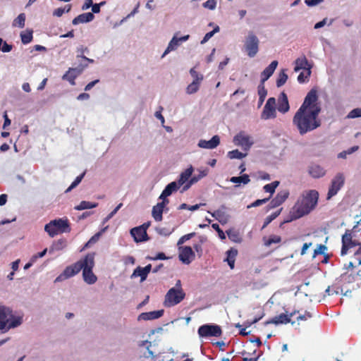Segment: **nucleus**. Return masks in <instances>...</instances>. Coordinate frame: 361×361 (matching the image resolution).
<instances>
[{
	"label": "nucleus",
	"mask_w": 361,
	"mask_h": 361,
	"mask_svg": "<svg viewBox=\"0 0 361 361\" xmlns=\"http://www.w3.org/2000/svg\"><path fill=\"white\" fill-rule=\"evenodd\" d=\"M320 111L321 106L318 102L317 92L312 89L307 94L303 103L293 118V123L300 135H304L320 126L321 121L317 118Z\"/></svg>",
	"instance_id": "f257e3e1"
},
{
	"label": "nucleus",
	"mask_w": 361,
	"mask_h": 361,
	"mask_svg": "<svg viewBox=\"0 0 361 361\" xmlns=\"http://www.w3.org/2000/svg\"><path fill=\"white\" fill-rule=\"evenodd\" d=\"M94 267V253H88L79 261L66 267L63 271L56 277L55 282L69 279L82 270V277L85 282L87 284H94L97 280V277L92 271Z\"/></svg>",
	"instance_id": "f03ea898"
},
{
	"label": "nucleus",
	"mask_w": 361,
	"mask_h": 361,
	"mask_svg": "<svg viewBox=\"0 0 361 361\" xmlns=\"http://www.w3.org/2000/svg\"><path fill=\"white\" fill-rule=\"evenodd\" d=\"M319 195V192L316 190L304 191L290 213V219L283 222L281 226L284 223L296 220L310 214L316 207Z\"/></svg>",
	"instance_id": "7ed1b4c3"
},
{
	"label": "nucleus",
	"mask_w": 361,
	"mask_h": 361,
	"mask_svg": "<svg viewBox=\"0 0 361 361\" xmlns=\"http://www.w3.org/2000/svg\"><path fill=\"white\" fill-rule=\"evenodd\" d=\"M22 323L20 317H15L11 308L0 305V330L8 331L20 326Z\"/></svg>",
	"instance_id": "20e7f679"
},
{
	"label": "nucleus",
	"mask_w": 361,
	"mask_h": 361,
	"mask_svg": "<svg viewBox=\"0 0 361 361\" xmlns=\"http://www.w3.org/2000/svg\"><path fill=\"white\" fill-rule=\"evenodd\" d=\"M45 231L50 237L59 233H68L71 231L70 224L67 219H58L51 221L44 226Z\"/></svg>",
	"instance_id": "39448f33"
},
{
	"label": "nucleus",
	"mask_w": 361,
	"mask_h": 361,
	"mask_svg": "<svg viewBox=\"0 0 361 361\" xmlns=\"http://www.w3.org/2000/svg\"><path fill=\"white\" fill-rule=\"evenodd\" d=\"M185 297V293L182 288H171L165 295L164 305L166 307L175 306L180 303Z\"/></svg>",
	"instance_id": "423d86ee"
},
{
	"label": "nucleus",
	"mask_w": 361,
	"mask_h": 361,
	"mask_svg": "<svg viewBox=\"0 0 361 361\" xmlns=\"http://www.w3.org/2000/svg\"><path fill=\"white\" fill-rule=\"evenodd\" d=\"M345 176L343 173H338L336 176L331 179L327 195L326 200H329L334 196L337 195L338 191L343 187L345 184Z\"/></svg>",
	"instance_id": "0eeeda50"
},
{
	"label": "nucleus",
	"mask_w": 361,
	"mask_h": 361,
	"mask_svg": "<svg viewBox=\"0 0 361 361\" xmlns=\"http://www.w3.org/2000/svg\"><path fill=\"white\" fill-rule=\"evenodd\" d=\"M198 334L200 337H219L222 334L221 329L218 325L204 324L199 327Z\"/></svg>",
	"instance_id": "6e6552de"
},
{
	"label": "nucleus",
	"mask_w": 361,
	"mask_h": 361,
	"mask_svg": "<svg viewBox=\"0 0 361 361\" xmlns=\"http://www.w3.org/2000/svg\"><path fill=\"white\" fill-rule=\"evenodd\" d=\"M259 41L253 32H249L245 42V49L250 57H254L259 51Z\"/></svg>",
	"instance_id": "1a4fd4ad"
},
{
	"label": "nucleus",
	"mask_w": 361,
	"mask_h": 361,
	"mask_svg": "<svg viewBox=\"0 0 361 361\" xmlns=\"http://www.w3.org/2000/svg\"><path fill=\"white\" fill-rule=\"evenodd\" d=\"M356 281H357V275H355V271H347L340 276L338 283L344 289L345 295L348 292L351 293L350 290L346 288L347 285L353 283Z\"/></svg>",
	"instance_id": "9d476101"
},
{
	"label": "nucleus",
	"mask_w": 361,
	"mask_h": 361,
	"mask_svg": "<svg viewBox=\"0 0 361 361\" xmlns=\"http://www.w3.org/2000/svg\"><path fill=\"white\" fill-rule=\"evenodd\" d=\"M360 243L353 240L352 233L350 230H346L342 236V248L341 251V255L347 254L348 250L357 245L359 246Z\"/></svg>",
	"instance_id": "9b49d317"
},
{
	"label": "nucleus",
	"mask_w": 361,
	"mask_h": 361,
	"mask_svg": "<svg viewBox=\"0 0 361 361\" xmlns=\"http://www.w3.org/2000/svg\"><path fill=\"white\" fill-rule=\"evenodd\" d=\"M276 99L274 97L268 99L262 114V118L264 119L274 118L276 116Z\"/></svg>",
	"instance_id": "f8f14e48"
},
{
	"label": "nucleus",
	"mask_w": 361,
	"mask_h": 361,
	"mask_svg": "<svg viewBox=\"0 0 361 361\" xmlns=\"http://www.w3.org/2000/svg\"><path fill=\"white\" fill-rule=\"evenodd\" d=\"M233 142L236 146L241 147L244 150H248L253 144L250 136L240 133L234 136Z\"/></svg>",
	"instance_id": "ddd939ff"
},
{
	"label": "nucleus",
	"mask_w": 361,
	"mask_h": 361,
	"mask_svg": "<svg viewBox=\"0 0 361 361\" xmlns=\"http://www.w3.org/2000/svg\"><path fill=\"white\" fill-rule=\"evenodd\" d=\"M195 255L190 246H185L180 248L178 257L185 264H189L195 259Z\"/></svg>",
	"instance_id": "4468645a"
},
{
	"label": "nucleus",
	"mask_w": 361,
	"mask_h": 361,
	"mask_svg": "<svg viewBox=\"0 0 361 361\" xmlns=\"http://www.w3.org/2000/svg\"><path fill=\"white\" fill-rule=\"evenodd\" d=\"M197 171H198V174L193 176L189 180V181L185 185H184V186L182 188V192L188 190L193 184L197 183L202 178L207 176L209 173V169H207V168L198 169Z\"/></svg>",
	"instance_id": "2eb2a0df"
},
{
	"label": "nucleus",
	"mask_w": 361,
	"mask_h": 361,
	"mask_svg": "<svg viewBox=\"0 0 361 361\" xmlns=\"http://www.w3.org/2000/svg\"><path fill=\"white\" fill-rule=\"evenodd\" d=\"M130 234L137 243L147 241L149 239L146 228H144V226H137L132 228Z\"/></svg>",
	"instance_id": "dca6fc26"
},
{
	"label": "nucleus",
	"mask_w": 361,
	"mask_h": 361,
	"mask_svg": "<svg viewBox=\"0 0 361 361\" xmlns=\"http://www.w3.org/2000/svg\"><path fill=\"white\" fill-rule=\"evenodd\" d=\"M177 33L173 37L170 42L169 43V45L167 48L166 49L165 51L164 52L161 57H164L165 55H166L168 53H169L171 51L176 49L179 45L180 42H185L187 41L190 35H187L185 36H183L181 37H177Z\"/></svg>",
	"instance_id": "f3484780"
},
{
	"label": "nucleus",
	"mask_w": 361,
	"mask_h": 361,
	"mask_svg": "<svg viewBox=\"0 0 361 361\" xmlns=\"http://www.w3.org/2000/svg\"><path fill=\"white\" fill-rule=\"evenodd\" d=\"M220 144L219 135H214L210 140H200L197 144L198 147L204 149H214Z\"/></svg>",
	"instance_id": "a211bd4d"
},
{
	"label": "nucleus",
	"mask_w": 361,
	"mask_h": 361,
	"mask_svg": "<svg viewBox=\"0 0 361 361\" xmlns=\"http://www.w3.org/2000/svg\"><path fill=\"white\" fill-rule=\"evenodd\" d=\"M169 202V200H163L161 202H159L157 205L153 207L152 214L156 221H161L162 220L164 208Z\"/></svg>",
	"instance_id": "6ab92c4d"
},
{
	"label": "nucleus",
	"mask_w": 361,
	"mask_h": 361,
	"mask_svg": "<svg viewBox=\"0 0 361 361\" xmlns=\"http://www.w3.org/2000/svg\"><path fill=\"white\" fill-rule=\"evenodd\" d=\"M289 192L288 190L281 191L277 193L276 197L271 200L269 203L270 208H275L283 203L288 197Z\"/></svg>",
	"instance_id": "aec40b11"
},
{
	"label": "nucleus",
	"mask_w": 361,
	"mask_h": 361,
	"mask_svg": "<svg viewBox=\"0 0 361 361\" xmlns=\"http://www.w3.org/2000/svg\"><path fill=\"white\" fill-rule=\"evenodd\" d=\"M308 173L314 178H319L325 176L326 170L319 164H312L308 167Z\"/></svg>",
	"instance_id": "412c9836"
},
{
	"label": "nucleus",
	"mask_w": 361,
	"mask_h": 361,
	"mask_svg": "<svg viewBox=\"0 0 361 361\" xmlns=\"http://www.w3.org/2000/svg\"><path fill=\"white\" fill-rule=\"evenodd\" d=\"M290 106L286 93L281 92L279 97L277 109L279 112L285 114L289 111Z\"/></svg>",
	"instance_id": "4be33fe9"
},
{
	"label": "nucleus",
	"mask_w": 361,
	"mask_h": 361,
	"mask_svg": "<svg viewBox=\"0 0 361 361\" xmlns=\"http://www.w3.org/2000/svg\"><path fill=\"white\" fill-rule=\"evenodd\" d=\"M278 66L277 61H273L262 73L261 74V82L264 83L274 73Z\"/></svg>",
	"instance_id": "5701e85b"
},
{
	"label": "nucleus",
	"mask_w": 361,
	"mask_h": 361,
	"mask_svg": "<svg viewBox=\"0 0 361 361\" xmlns=\"http://www.w3.org/2000/svg\"><path fill=\"white\" fill-rule=\"evenodd\" d=\"M164 314V310H156L148 312H142L138 316V320H152L161 317Z\"/></svg>",
	"instance_id": "b1692460"
},
{
	"label": "nucleus",
	"mask_w": 361,
	"mask_h": 361,
	"mask_svg": "<svg viewBox=\"0 0 361 361\" xmlns=\"http://www.w3.org/2000/svg\"><path fill=\"white\" fill-rule=\"evenodd\" d=\"M179 185L176 181L171 182L168 184L164 190L162 191L159 198L163 200H167L166 197L170 196L173 192L176 191L179 188Z\"/></svg>",
	"instance_id": "393cba45"
},
{
	"label": "nucleus",
	"mask_w": 361,
	"mask_h": 361,
	"mask_svg": "<svg viewBox=\"0 0 361 361\" xmlns=\"http://www.w3.org/2000/svg\"><path fill=\"white\" fill-rule=\"evenodd\" d=\"M290 322V318L286 314H281L271 319H269L264 322V325H269L271 324H288Z\"/></svg>",
	"instance_id": "a878e982"
},
{
	"label": "nucleus",
	"mask_w": 361,
	"mask_h": 361,
	"mask_svg": "<svg viewBox=\"0 0 361 361\" xmlns=\"http://www.w3.org/2000/svg\"><path fill=\"white\" fill-rule=\"evenodd\" d=\"M193 172V167L192 166H190L188 169H186L184 171H183L180 176L179 178L178 179V181L176 182L179 187L181 185H185L188 181L189 178L192 176Z\"/></svg>",
	"instance_id": "bb28decb"
},
{
	"label": "nucleus",
	"mask_w": 361,
	"mask_h": 361,
	"mask_svg": "<svg viewBox=\"0 0 361 361\" xmlns=\"http://www.w3.org/2000/svg\"><path fill=\"white\" fill-rule=\"evenodd\" d=\"M94 18V16L92 13L88 12L82 13L77 17H75L73 20V25H78L79 23H88L92 21Z\"/></svg>",
	"instance_id": "cd10ccee"
},
{
	"label": "nucleus",
	"mask_w": 361,
	"mask_h": 361,
	"mask_svg": "<svg viewBox=\"0 0 361 361\" xmlns=\"http://www.w3.org/2000/svg\"><path fill=\"white\" fill-rule=\"evenodd\" d=\"M237 255L238 250L235 248L231 247L226 252V258L225 261L227 262L231 269H234L235 258Z\"/></svg>",
	"instance_id": "c85d7f7f"
},
{
	"label": "nucleus",
	"mask_w": 361,
	"mask_h": 361,
	"mask_svg": "<svg viewBox=\"0 0 361 361\" xmlns=\"http://www.w3.org/2000/svg\"><path fill=\"white\" fill-rule=\"evenodd\" d=\"M295 66L294 68V71L295 72H298L301 69H304V70L307 71V68L308 67V66H310L308 63V61L305 56H302L301 57L298 58L295 60Z\"/></svg>",
	"instance_id": "c756f323"
},
{
	"label": "nucleus",
	"mask_w": 361,
	"mask_h": 361,
	"mask_svg": "<svg viewBox=\"0 0 361 361\" xmlns=\"http://www.w3.org/2000/svg\"><path fill=\"white\" fill-rule=\"evenodd\" d=\"M262 241L265 247H270L274 243H280L281 242V238L277 235H271L269 237H263Z\"/></svg>",
	"instance_id": "7c9ffc66"
},
{
	"label": "nucleus",
	"mask_w": 361,
	"mask_h": 361,
	"mask_svg": "<svg viewBox=\"0 0 361 361\" xmlns=\"http://www.w3.org/2000/svg\"><path fill=\"white\" fill-rule=\"evenodd\" d=\"M66 247V240L65 239H60L53 243L49 248V252L51 253L54 251L61 250Z\"/></svg>",
	"instance_id": "2f4dec72"
},
{
	"label": "nucleus",
	"mask_w": 361,
	"mask_h": 361,
	"mask_svg": "<svg viewBox=\"0 0 361 361\" xmlns=\"http://www.w3.org/2000/svg\"><path fill=\"white\" fill-rule=\"evenodd\" d=\"M326 293L329 295H331L334 294L344 293V289L342 287H341L339 283H337L331 286H329L326 290Z\"/></svg>",
	"instance_id": "473e14b6"
},
{
	"label": "nucleus",
	"mask_w": 361,
	"mask_h": 361,
	"mask_svg": "<svg viewBox=\"0 0 361 361\" xmlns=\"http://www.w3.org/2000/svg\"><path fill=\"white\" fill-rule=\"evenodd\" d=\"M230 181L233 183H243V184H247L250 183V179L247 174H243L240 176H233L231 177L230 179Z\"/></svg>",
	"instance_id": "72a5a7b5"
},
{
	"label": "nucleus",
	"mask_w": 361,
	"mask_h": 361,
	"mask_svg": "<svg viewBox=\"0 0 361 361\" xmlns=\"http://www.w3.org/2000/svg\"><path fill=\"white\" fill-rule=\"evenodd\" d=\"M98 205L97 203H94L87 201H82L80 203L75 207V209L76 210H84L87 209H92L97 207Z\"/></svg>",
	"instance_id": "f704fd0d"
},
{
	"label": "nucleus",
	"mask_w": 361,
	"mask_h": 361,
	"mask_svg": "<svg viewBox=\"0 0 361 361\" xmlns=\"http://www.w3.org/2000/svg\"><path fill=\"white\" fill-rule=\"evenodd\" d=\"M311 66H308V67L307 68V71H305V73L302 72L299 74V75L298 76V81L300 83H303L305 81L308 80V78L311 75Z\"/></svg>",
	"instance_id": "c9c22d12"
},
{
	"label": "nucleus",
	"mask_w": 361,
	"mask_h": 361,
	"mask_svg": "<svg viewBox=\"0 0 361 361\" xmlns=\"http://www.w3.org/2000/svg\"><path fill=\"white\" fill-rule=\"evenodd\" d=\"M25 14L22 13L13 20V25L23 28L25 27Z\"/></svg>",
	"instance_id": "e433bc0d"
},
{
	"label": "nucleus",
	"mask_w": 361,
	"mask_h": 361,
	"mask_svg": "<svg viewBox=\"0 0 361 361\" xmlns=\"http://www.w3.org/2000/svg\"><path fill=\"white\" fill-rule=\"evenodd\" d=\"M20 38L23 44H27L32 40V31L27 30L25 32H22L20 33Z\"/></svg>",
	"instance_id": "4c0bfd02"
},
{
	"label": "nucleus",
	"mask_w": 361,
	"mask_h": 361,
	"mask_svg": "<svg viewBox=\"0 0 361 361\" xmlns=\"http://www.w3.org/2000/svg\"><path fill=\"white\" fill-rule=\"evenodd\" d=\"M201 81L193 80L188 86L187 87L186 92L188 94H193L197 92L200 87V84Z\"/></svg>",
	"instance_id": "58836bf2"
},
{
	"label": "nucleus",
	"mask_w": 361,
	"mask_h": 361,
	"mask_svg": "<svg viewBox=\"0 0 361 361\" xmlns=\"http://www.w3.org/2000/svg\"><path fill=\"white\" fill-rule=\"evenodd\" d=\"M288 80V75L286 73L285 70H283L279 74L278 78L276 80V86L281 87L283 86Z\"/></svg>",
	"instance_id": "ea45409f"
},
{
	"label": "nucleus",
	"mask_w": 361,
	"mask_h": 361,
	"mask_svg": "<svg viewBox=\"0 0 361 361\" xmlns=\"http://www.w3.org/2000/svg\"><path fill=\"white\" fill-rule=\"evenodd\" d=\"M136 276H140L141 281H145L147 276L145 271H144L143 268L141 267H137L133 271L131 277H136Z\"/></svg>",
	"instance_id": "a19ab883"
},
{
	"label": "nucleus",
	"mask_w": 361,
	"mask_h": 361,
	"mask_svg": "<svg viewBox=\"0 0 361 361\" xmlns=\"http://www.w3.org/2000/svg\"><path fill=\"white\" fill-rule=\"evenodd\" d=\"M227 235L228 238L235 243H240L241 242V238L239 235V233L233 230H229L227 232Z\"/></svg>",
	"instance_id": "79ce46f5"
},
{
	"label": "nucleus",
	"mask_w": 361,
	"mask_h": 361,
	"mask_svg": "<svg viewBox=\"0 0 361 361\" xmlns=\"http://www.w3.org/2000/svg\"><path fill=\"white\" fill-rule=\"evenodd\" d=\"M71 9V5L67 4L63 8H58L54 11L53 15L61 17L64 13H68Z\"/></svg>",
	"instance_id": "37998d69"
},
{
	"label": "nucleus",
	"mask_w": 361,
	"mask_h": 361,
	"mask_svg": "<svg viewBox=\"0 0 361 361\" xmlns=\"http://www.w3.org/2000/svg\"><path fill=\"white\" fill-rule=\"evenodd\" d=\"M246 155H247V154H243L241 152H240L238 149H234V150L228 152V157L231 159H241L244 158Z\"/></svg>",
	"instance_id": "c03bdc74"
},
{
	"label": "nucleus",
	"mask_w": 361,
	"mask_h": 361,
	"mask_svg": "<svg viewBox=\"0 0 361 361\" xmlns=\"http://www.w3.org/2000/svg\"><path fill=\"white\" fill-rule=\"evenodd\" d=\"M281 210V209L275 212L272 213L271 215L268 216L264 220L262 229L266 228L273 220H274L280 214Z\"/></svg>",
	"instance_id": "a18cd8bd"
},
{
	"label": "nucleus",
	"mask_w": 361,
	"mask_h": 361,
	"mask_svg": "<svg viewBox=\"0 0 361 361\" xmlns=\"http://www.w3.org/2000/svg\"><path fill=\"white\" fill-rule=\"evenodd\" d=\"M85 172L80 174V176H77L75 180L71 183V185L66 190L65 192H71L73 188H75L79 183L82 181L84 176Z\"/></svg>",
	"instance_id": "49530a36"
},
{
	"label": "nucleus",
	"mask_w": 361,
	"mask_h": 361,
	"mask_svg": "<svg viewBox=\"0 0 361 361\" xmlns=\"http://www.w3.org/2000/svg\"><path fill=\"white\" fill-rule=\"evenodd\" d=\"M279 181H274L271 183L267 184L264 186L263 189L265 192L273 194L275 192L276 188L279 185Z\"/></svg>",
	"instance_id": "de8ad7c7"
},
{
	"label": "nucleus",
	"mask_w": 361,
	"mask_h": 361,
	"mask_svg": "<svg viewBox=\"0 0 361 361\" xmlns=\"http://www.w3.org/2000/svg\"><path fill=\"white\" fill-rule=\"evenodd\" d=\"M212 216L219 221L221 222L223 219H226L225 212L222 209H217L214 212H209Z\"/></svg>",
	"instance_id": "09e8293b"
},
{
	"label": "nucleus",
	"mask_w": 361,
	"mask_h": 361,
	"mask_svg": "<svg viewBox=\"0 0 361 361\" xmlns=\"http://www.w3.org/2000/svg\"><path fill=\"white\" fill-rule=\"evenodd\" d=\"M73 71L69 68L68 71L63 75V79L68 80L71 85H74L75 84V75H73Z\"/></svg>",
	"instance_id": "8fccbe9b"
},
{
	"label": "nucleus",
	"mask_w": 361,
	"mask_h": 361,
	"mask_svg": "<svg viewBox=\"0 0 361 361\" xmlns=\"http://www.w3.org/2000/svg\"><path fill=\"white\" fill-rule=\"evenodd\" d=\"M88 66L87 63L85 64H80L77 68H70V69L73 71V75H75V78L82 73L84 68Z\"/></svg>",
	"instance_id": "3c124183"
},
{
	"label": "nucleus",
	"mask_w": 361,
	"mask_h": 361,
	"mask_svg": "<svg viewBox=\"0 0 361 361\" xmlns=\"http://www.w3.org/2000/svg\"><path fill=\"white\" fill-rule=\"evenodd\" d=\"M88 66L87 63L85 64H80L77 68H70V69L73 71V75H75V78L82 73L84 68Z\"/></svg>",
	"instance_id": "603ef678"
},
{
	"label": "nucleus",
	"mask_w": 361,
	"mask_h": 361,
	"mask_svg": "<svg viewBox=\"0 0 361 361\" xmlns=\"http://www.w3.org/2000/svg\"><path fill=\"white\" fill-rule=\"evenodd\" d=\"M219 26H216L212 31L207 32L203 37L202 40L201 41V43L204 44L207 42L214 35V33L219 32Z\"/></svg>",
	"instance_id": "864d4df0"
},
{
	"label": "nucleus",
	"mask_w": 361,
	"mask_h": 361,
	"mask_svg": "<svg viewBox=\"0 0 361 361\" xmlns=\"http://www.w3.org/2000/svg\"><path fill=\"white\" fill-rule=\"evenodd\" d=\"M327 250V247L324 245H319L318 247L314 250L313 257H315L319 255L324 254V252Z\"/></svg>",
	"instance_id": "5fc2aeb1"
},
{
	"label": "nucleus",
	"mask_w": 361,
	"mask_h": 361,
	"mask_svg": "<svg viewBox=\"0 0 361 361\" xmlns=\"http://www.w3.org/2000/svg\"><path fill=\"white\" fill-rule=\"evenodd\" d=\"M88 51V49L87 47H85V48L81 47L80 49H78V51L80 52V54L78 55L77 58H81L82 59H83L84 61H85L87 62L93 63L94 62L93 59H88L86 56L82 55L85 51Z\"/></svg>",
	"instance_id": "6e6d98bb"
},
{
	"label": "nucleus",
	"mask_w": 361,
	"mask_h": 361,
	"mask_svg": "<svg viewBox=\"0 0 361 361\" xmlns=\"http://www.w3.org/2000/svg\"><path fill=\"white\" fill-rule=\"evenodd\" d=\"M202 6L206 8L214 10L216 6V0H207Z\"/></svg>",
	"instance_id": "4d7b16f0"
},
{
	"label": "nucleus",
	"mask_w": 361,
	"mask_h": 361,
	"mask_svg": "<svg viewBox=\"0 0 361 361\" xmlns=\"http://www.w3.org/2000/svg\"><path fill=\"white\" fill-rule=\"evenodd\" d=\"M348 118H355L361 117V108L353 109L348 115Z\"/></svg>",
	"instance_id": "13d9d810"
},
{
	"label": "nucleus",
	"mask_w": 361,
	"mask_h": 361,
	"mask_svg": "<svg viewBox=\"0 0 361 361\" xmlns=\"http://www.w3.org/2000/svg\"><path fill=\"white\" fill-rule=\"evenodd\" d=\"M267 94V90H266L264 83H261L258 86V95L259 97H266Z\"/></svg>",
	"instance_id": "bf43d9fd"
},
{
	"label": "nucleus",
	"mask_w": 361,
	"mask_h": 361,
	"mask_svg": "<svg viewBox=\"0 0 361 361\" xmlns=\"http://www.w3.org/2000/svg\"><path fill=\"white\" fill-rule=\"evenodd\" d=\"M268 200H269V198H264V199H262V200H257L256 201L252 202L251 204L247 205V207L248 209H250L251 207H258V206H260V205L266 203Z\"/></svg>",
	"instance_id": "052dcab7"
},
{
	"label": "nucleus",
	"mask_w": 361,
	"mask_h": 361,
	"mask_svg": "<svg viewBox=\"0 0 361 361\" xmlns=\"http://www.w3.org/2000/svg\"><path fill=\"white\" fill-rule=\"evenodd\" d=\"M212 227L217 231L218 234H219V236L221 239L224 240L226 238V236H225V234L224 233V231L221 229V228L219 227V225L218 224H213L212 225Z\"/></svg>",
	"instance_id": "680f3d73"
},
{
	"label": "nucleus",
	"mask_w": 361,
	"mask_h": 361,
	"mask_svg": "<svg viewBox=\"0 0 361 361\" xmlns=\"http://www.w3.org/2000/svg\"><path fill=\"white\" fill-rule=\"evenodd\" d=\"M123 206L122 203L118 204L116 207L110 212L108 216L105 218L104 221H108L109 219H111L116 213Z\"/></svg>",
	"instance_id": "e2e57ef3"
},
{
	"label": "nucleus",
	"mask_w": 361,
	"mask_h": 361,
	"mask_svg": "<svg viewBox=\"0 0 361 361\" xmlns=\"http://www.w3.org/2000/svg\"><path fill=\"white\" fill-rule=\"evenodd\" d=\"M353 258L357 261L359 265H361V243L359 244L358 249L354 253Z\"/></svg>",
	"instance_id": "0e129e2a"
},
{
	"label": "nucleus",
	"mask_w": 361,
	"mask_h": 361,
	"mask_svg": "<svg viewBox=\"0 0 361 361\" xmlns=\"http://www.w3.org/2000/svg\"><path fill=\"white\" fill-rule=\"evenodd\" d=\"M190 73L191 76L193 78V80L202 81L203 79L202 75H200L194 68L190 69Z\"/></svg>",
	"instance_id": "69168bd1"
},
{
	"label": "nucleus",
	"mask_w": 361,
	"mask_h": 361,
	"mask_svg": "<svg viewBox=\"0 0 361 361\" xmlns=\"http://www.w3.org/2000/svg\"><path fill=\"white\" fill-rule=\"evenodd\" d=\"M147 345V349L148 350V353H149V355H146L145 357H154V354H153V352L149 349L150 346H151V342L148 341H144L142 342V343L140 345V346H143V345Z\"/></svg>",
	"instance_id": "338daca9"
},
{
	"label": "nucleus",
	"mask_w": 361,
	"mask_h": 361,
	"mask_svg": "<svg viewBox=\"0 0 361 361\" xmlns=\"http://www.w3.org/2000/svg\"><path fill=\"white\" fill-rule=\"evenodd\" d=\"M195 235V233H188V234H186L183 236H182L178 242V244L180 245L181 243H183V242H185V240H190L191 238H192L193 236Z\"/></svg>",
	"instance_id": "774afa93"
}]
</instances>
